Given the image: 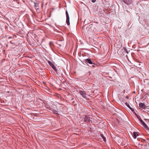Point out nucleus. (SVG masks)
<instances>
[{"label":"nucleus","mask_w":149,"mask_h":149,"mask_svg":"<svg viewBox=\"0 0 149 149\" xmlns=\"http://www.w3.org/2000/svg\"><path fill=\"white\" fill-rule=\"evenodd\" d=\"M34 6H35V7H38V3H35V4H34Z\"/></svg>","instance_id":"nucleus-13"},{"label":"nucleus","mask_w":149,"mask_h":149,"mask_svg":"<svg viewBox=\"0 0 149 149\" xmlns=\"http://www.w3.org/2000/svg\"><path fill=\"white\" fill-rule=\"evenodd\" d=\"M125 104L127 106V107H128L130 109H131V110L132 111H133V110H132L133 109L130 107L129 104L127 103V102Z\"/></svg>","instance_id":"nucleus-11"},{"label":"nucleus","mask_w":149,"mask_h":149,"mask_svg":"<svg viewBox=\"0 0 149 149\" xmlns=\"http://www.w3.org/2000/svg\"><path fill=\"white\" fill-rule=\"evenodd\" d=\"M48 63L49 64V65L51 66V65H53V64L52 63H51L50 61H49L48 62Z\"/></svg>","instance_id":"nucleus-15"},{"label":"nucleus","mask_w":149,"mask_h":149,"mask_svg":"<svg viewBox=\"0 0 149 149\" xmlns=\"http://www.w3.org/2000/svg\"><path fill=\"white\" fill-rule=\"evenodd\" d=\"M139 105L140 107L142 108L143 109L146 108V106L143 103H140L139 104Z\"/></svg>","instance_id":"nucleus-4"},{"label":"nucleus","mask_w":149,"mask_h":149,"mask_svg":"<svg viewBox=\"0 0 149 149\" xmlns=\"http://www.w3.org/2000/svg\"><path fill=\"white\" fill-rule=\"evenodd\" d=\"M120 50V49H119V50H118V53L119 54V50Z\"/></svg>","instance_id":"nucleus-19"},{"label":"nucleus","mask_w":149,"mask_h":149,"mask_svg":"<svg viewBox=\"0 0 149 149\" xmlns=\"http://www.w3.org/2000/svg\"><path fill=\"white\" fill-rule=\"evenodd\" d=\"M11 38V37H9V38Z\"/></svg>","instance_id":"nucleus-21"},{"label":"nucleus","mask_w":149,"mask_h":149,"mask_svg":"<svg viewBox=\"0 0 149 149\" xmlns=\"http://www.w3.org/2000/svg\"><path fill=\"white\" fill-rule=\"evenodd\" d=\"M96 1V0H92V1L94 3Z\"/></svg>","instance_id":"nucleus-18"},{"label":"nucleus","mask_w":149,"mask_h":149,"mask_svg":"<svg viewBox=\"0 0 149 149\" xmlns=\"http://www.w3.org/2000/svg\"><path fill=\"white\" fill-rule=\"evenodd\" d=\"M66 22L67 24L69 25L70 24V21H69V17H68H68H66Z\"/></svg>","instance_id":"nucleus-8"},{"label":"nucleus","mask_w":149,"mask_h":149,"mask_svg":"<svg viewBox=\"0 0 149 149\" xmlns=\"http://www.w3.org/2000/svg\"><path fill=\"white\" fill-rule=\"evenodd\" d=\"M31 119L35 121L37 120V117L35 115L33 114L31 116Z\"/></svg>","instance_id":"nucleus-5"},{"label":"nucleus","mask_w":149,"mask_h":149,"mask_svg":"<svg viewBox=\"0 0 149 149\" xmlns=\"http://www.w3.org/2000/svg\"><path fill=\"white\" fill-rule=\"evenodd\" d=\"M86 62L90 64H92L93 63L91 60L89 59H87L86 60Z\"/></svg>","instance_id":"nucleus-7"},{"label":"nucleus","mask_w":149,"mask_h":149,"mask_svg":"<svg viewBox=\"0 0 149 149\" xmlns=\"http://www.w3.org/2000/svg\"><path fill=\"white\" fill-rule=\"evenodd\" d=\"M79 93L84 98H86L87 94L85 93V92L84 91H79Z\"/></svg>","instance_id":"nucleus-1"},{"label":"nucleus","mask_w":149,"mask_h":149,"mask_svg":"<svg viewBox=\"0 0 149 149\" xmlns=\"http://www.w3.org/2000/svg\"><path fill=\"white\" fill-rule=\"evenodd\" d=\"M84 121L87 123H88L90 122V121H91V120L90 119V118L87 116H85L84 118Z\"/></svg>","instance_id":"nucleus-2"},{"label":"nucleus","mask_w":149,"mask_h":149,"mask_svg":"<svg viewBox=\"0 0 149 149\" xmlns=\"http://www.w3.org/2000/svg\"><path fill=\"white\" fill-rule=\"evenodd\" d=\"M54 113H56V112H54Z\"/></svg>","instance_id":"nucleus-22"},{"label":"nucleus","mask_w":149,"mask_h":149,"mask_svg":"<svg viewBox=\"0 0 149 149\" xmlns=\"http://www.w3.org/2000/svg\"><path fill=\"white\" fill-rule=\"evenodd\" d=\"M137 135H138L136 132H133V136L134 138L135 139L136 138Z\"/></svg>","instance_id":"nucleus-10"},{"label":"nucleus","mask_w":149,"mask_h":149,"mask_svg":"<svg viewBox=\"0 0 149 149\" xmlns=\"http://www.w3.org/2000/svg\"><path fill=\"white\" fill-rule=\"evenodd\" d=\"M52 44H53L52 42H50L49 43V45H50V46Z\"/></svg>","instance_id":"nucleus-16"},{"label":"nucleus","mask_w":149,"mask_h":149,"mask_svg":"<svg viewBox=\"0 0 149 149\" xmlns=\"http://www.w3.org/2000/svg\"><path fill=\"white\" fill-rule=\"evenodd\" d=\"M139 120L141 122V123L143 122V121L141 119H139Z\"/></svg>","instance_id":"nucleus-17"},{"label":"nucleus","mask_w":149,"mask_h":149,"mask_svg":"<svg viewBox=\"0 0 149 149\" xmlns=\"http://www.w3.org/2000/svg\"><path fill=\"white\" fill-rule=\"evenodd\" d=\"M123 1L127 4H130L132 2V0H123Z\"/></svg>","instance_id":"nucleus-3"},{"label":"nucleus","mask_w":149,"mask_h":149,"mask_svg":"<svg viewBox=\"0 0 149 149\" xmlns=\"http://www.w3.org/2000/svg\"><path fill=\"white\" fill-rule=\"evenodd\" d=\"M94 65H93V67H94Z\"/></svg>","instance_id":"nucleus-23"},{"label":"nucleus","mask_w":149,"mask_h":149,"mask_svg":"<svg viewBox=\"0 0 149 149\" xmlns=\"http://www.w3.org/2000/svg\"><path fill=\"white\" fill-rule=\"evenodd\" d=\"M142 125H143V126L146 129H148V126L146 125L145 124V123L143 121L141 123Z\"/></svg>","instance_id":"nucleus-6"},{"label":"nucleus","mask_w":149,"mask_h":149,"mask_svg":"<svg viewBox=\"0 0 149 149\" xmlns=\"http://www.w3.org/2000/svg\"><path fill=\"white\" fill-rule=\"evenodd\" d=\"M126 97L127 98V99H128V98H129V97H128L127 96Z\"/></svg>","instance_id":"nucleus-20"},{"label":"nucleus","mask_w":149,"mask_h":149,"mask_svg":"<svg viewBox=\"0 0 149 149\" xmlns=\"http://www.w3.org/2000/svg\"><path fill=\"white\" fill-rule=\"evenodd\" d=\"M51 67L56 72L57 69L55 65L53 64V65H51Z\"/></svg>","instance_id":"nucleus-9"},{"label":"nucleus","mask_w":149,"mask_h":149,"mask_svg":"<svg viewBox=\"0 0 149 149\" xmlns=\"http://www.w3.org/2000/svg\"><path fill=\"white\" fill-rule=\"evenodd\" d=\"M101 137L103 139L104 141H105L106 140V139L105 137L103 135H101Z\"/></svg>","instance_id":"nucleus-12"},{"label":"nucleus","mask_w":149,"mask_h":149,"mask_svg":"<svg viewBox=\"0 0 149 149\" xmlns=\"http://www.w3.org/2000/svg\"><path fill=\"white\" fill-rule=\"evenodd\" d=\"M66 17H68H68H69L67 11H66Z\"/></svg>","instance_id":"nucleus-14"}]
</instances>
